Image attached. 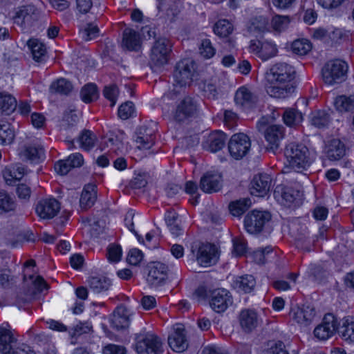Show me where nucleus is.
<instances>
[{
    "label": "nucleus",
    "instance_id": "1",
    "mask_svg": "<svg viewBox=\"0 0 354 354\" xmlns=\"http://www.w3.org/2000/svg\"><path fill=\"white\" fill-rule=\"evenodd\" d=\"M294 68L284 62L277 63L266 73V79L270 86L267 93L273 97L285 98L294 91L290 82L295 78Z\"/></svg>",
    "mask_w": 354,
    "mask_h": 354
},
{
    "label": "nucleus",
    "instance_id": "2",
    "mask_svg": "<svg viewBox=\"0 0 354 354\" xmlns=\"http://www.w3.org/2000/svg\"><path fill=\"white\" fill-rule=\"evenodd\" d=\"M284 155L289 166L298 172L307 169L313 162L309 149L301 143L292 142L287 144Z\"/></svg>",
    "mask_w": 354,
    "mask_h": 354
},
{
    "label": "nucleus",
    "instance_id": "3",
    "mask_svg": "<svg viewBox=\"0 0 354 354\" xmlns=\"http://www.w3.org/2000/svg\"><path fill=\"white\" fill-rule=\"evenodd\" d=\"M196 71V63L191 59H184L179 61L175 67L174 77L175 83L172 92L167 94V98H173V95L180 93L179 88L189 85Z\"/></svg>",
    "mask_w": 354,
    "mask_h": 354
},
{
    "label": "nucleus",
    "instance_id": "4",
    "mask_svg": "<svg viewBox=\"0 0 354 354\" xmlns=\"http://www.w3.org/2000/svg\"><path fill=\"white\" fill-rule=\"evenodd\" d=\"M134 346L138 354H162L163 352L160 338L151 332L136 334Z\"/></svg>",
    "mask_w": 354,
    "mask_h": 354
},
{
    "label": "nucleus",
    "instance_id": "5",
    "mask_svg": "<svg viewBox=\"0 0 354 354\" xmlns=\"http://www.w3.org/2000/svg\"><path fill=\"white\" fill-rule=\"evenodd\" d=\"M348 65L341 59L330 60L322 69V80L326 84L333 85L344 82L347 77Z\"/></svg>",
    "mask_w": 354,
    "mask_h": 354
},
{
    "label": "nucleus",
    "instance_id": "6",
    "mask_svg": "<svg viewBox=\"0 0 354 354\" xmlns=\"http://www.w3.org/2000/svg\"><path fill=\"white\" fill-rule=\"evenodd\" d=\"M42 18L41 12L33 5L18 8L13 17L15 24L28 31Z\"/></svg>",
    "mask_w": 354,
    "mask_h": 354
},
{
    "label": "nucleus",
    "instance_id": "7",
    "mask_svg": "<svg viewBox=\"0 0 354 354\" xmlns=\"http://www.w3.org/2000/svg\"><path fill=\"white\" fill-rule=\"evenodd\" d=\"M251 142L249 137L243 133L234 134L228 142V151L235 160H241L250 150Z\"/></svg>",
    "mask_w": 354,
    "mask_h": 354
},
{
    "label": "nucleus",
    "instance_id": "8",
    "mask_svg": "<svg viewBox=\"0 0 354 354\" xmlns=\"http://www.w3.org/2000/svg\"><path fill=\"white\" fill-rule=\"evenodd\" d=\"M270 220L271 214L268 212L253 210L245 217L244 225L250 234H254L261 232Z\"/></svg>",
    "mask_w": 354,
    "mask_h": 354
},
{
    "label": "nucleus",
    "instance_id": "9",
    "mask_svg": "<svg viewBox=\"0 0 354 354\" xmlns=\"http://www.w3.org/2000/svg\"><path fill=\"white\" fill-rule=\"evenodd\" d=\"M171 43L165 37L156 40L151 50V62L157 66H162L168 62L171 51Z\"/></svg>",
    "mask_w": 354,
    "mask_h": 354
},
{
    "label": "nucleus",
    "instance_id": "10",
    "mask_svg": "<svg viewBox=\"0 0 354 354\" xmlns=\"http://www.w3.org/2000/svg\"><path fill=\"white\" fill-rule=\"evenodd\" d=\"M209 298L210 307L218 313L224 312L232 304L230 292L224 288L209 291Z\"/></svg>",
    "mask_w": 354,
    "mask_h": 354
},
{
    "label": "nucleus",
    "instance_id": "11",
    "mask_svg": "<svg viewBox=\"0 0 354 354\" xmlns=\"http://www.w3.org/2000/svg\"><path fill=\"white\" fill-rule=\"evenodd\" d=\"M249 51L263 61L276 56L278 52L277 46L272 41L259 40L250 41Z\"/></svg>",
    "mask_w": 354,
    "mask_h": 354
},
{
    "label": "nucleus",
    "instance_id": "12",
    "mask_svg": "<svg viewBox=\"0 0 354 354\" xmlns=\"http://www.w3.org/2000/svg\"><path fill=\"white\" fill-rule=\"evenodd\" d=\"M338 325L337 319L333 314H326L322 322L315 328L314 335L320 340H326L335 334Z\"/></svg>",
    "mask_w": 354,
    "mask_h": 354
},
{
    "label": "nucleus",
    "instance_id": "13",
    "mask_svg": "<svg viewBox=\"0 0 354 354\" xmlns=\"http://www.w3.org/2000/svg\"><path fill=\"white\" fill-rule=\"evenodd\" d=\"M60 210V203L55 198L40 199L35 206V212L42 219L54 218Z\"/></svg>",
    "mask_w": 354,
    "mask_h": 354
},
{
    "label": "nucleus",
    "instance_id": "14",
    "mask_svg": "<svg viewBox=\"0 0 354 354\" xmlns=\"http://www.w3.org/2000/svg\"><path fill=\"white\" fill-rule=\"evenodd\" d=\"M197 110L196 102L189 96L185 97L177 104L174 113V118L176 121L183 122L193 117L196 113Z\"/></svg>",
    "mask_w": 354,
    "mask_h": 354
},
{
    "label": "nucleus",
    "instance_id": "15",
    "mask_svg": "<svg viewBox=\"0 0 354 354\" xmlns=\"http://www.w3.org/2000/svg\"><path fill=\"white\" fill-rule=\"evenodd\" d=\"M147 281L153 286H160L167 279L168 267L163 263L156 261L148 265Z\"/></svg>",
    "mask_w": 354,
    "mask_h": 354
},
{
    "label": "nucleus",
    "instance_id": "16",
    "mask_svg": "<svg viewBox=\"0 0 354 354\" xmlns=\"http://www.w3.org/2000/svg\"><path fill=\"white\" fill-rule=\"evenodd\" d=\"M28 278L32 281L33 288L28 290L26 293L20 292L17 295V302L18 305L29 302L37 293L48 289V285L42 277L38 275L35 277L33 274H30Z\"/></svg>",
    "mask_w": 354,
    "mask_h": 354
},
{
    "label": "nucleus",
    "instance_id": "17",
    "mask_svg": "<svg viewBox=\"0 0 354 354\" xmlns=\"http://www.w3.org/2000/svg\"><path fill=\"white\" fill-rule=\"evenodd\" d=\"M290 316L294 322L300 326H308L314 319L315 310L310 305L297 306L291 309Z\"/></svg>",
    "mask_w": 354,
    "mask_h": 354
},
{
    "label": "nucleus",
    "instance_id": "18",
    "mask_svg": "<svg viewBox=\"0 0 354 354\" xmlns=\"http://www.w3.org/2000/svg\"><path fill=\"white\" fill-rule=\"evenodd\" d=\"M168 344L171 348L176 352H183L188 347L185 329L182 324L174 326V331L168 337Z\"/></svg>",
    "mask_w": 354,
    "mask_h": 354
},
{
    "label": "nucleus",
    "instance_id": "19",
    "mask_svg": "<svg viewBox=\"0 0 354 354\" xmlns=\"http://www.w3.org/2000/svg\"><path fill=\"white\" fill-rule=\"evenodd\" d=\"M272 178L267 174H259L255 175L250 183L251 194L264 197L270 192L272 185Z\"/></svg>",
    "mask_w": 354,
    "mask_h": 354
},
{
    "label": "nucleus",
    "instance_id": "20",
    "mask_svg": "<svg viewBox=\"0 0 354 354\" xmlns=\"http://www.w3.org/2000/svg\"><path fill=\"white\" fill-rule=\"evenodd\" d=\"M284 136V128L281 125L272 124L268 126L264 132V137L268 143L267 149L275 153L280 145Z\"/></svg>",
    "mask_w": 354,
    "mask_h": 354
},
{
    "label": "nucleus",
    "instance_id": "21",
    "mask_svg": "<svg viewBox=\"0 0 354 354\" xmlns=\"http://www.w3.org/2000/svg\"><path fill=\"white\" fill-rule=\"evenodd\" d=\"M218 259L216 248L212 244H203L198 248L197 261L204 267L215 264Z\"/></svg>",
    "mask_w": 354,
    "mask_h": 354
},
{
    "label": "nucleus",
    "instance_id": "22",
    "mask_svg": "<svg viewBox=\"0 0 354 354\" xmlns=\"http://www.w3.org/2000/svg\"><path fill=\"white\" fill-rule=\"evenodd\" d=\"M222 186V176L220 174L207 172L200 181V188L205 193H212L220 190Z\"/></svg>",
    "mask_w": 354,
    "mask_h": 354
},
{
    "label": "nucleus",
    "instance_id": "23",
    "mask_svg": "<svg viewBox=\"0 0 354 354\" xmlns=\"http://www.w3.org/2000/svg\"><path fill=\"white\" fill-rule=\"evenodd\" d=\"M19 155L24 159L32 162H39L45 159L44 147L39 143L26 145L21 149Z\"/></svg>",
    "mask_w": 354,
    "mask_h": 354
},
{
    "label": "nucleus",
    "instance_id": "24",
    "mask_svg": "<svg viewBox=\"0 0 354 354\" xmlns=\"http://www.w3.org/2000/svg\"><path fill=\"white\" fill-rule=\"evenodd\" d=\"M111 326L117 330L125 329L130 324L129 313L124 306H119L110 319Z\"/></svg>",
    "mask_w": 354,
    "mask_h": 354
},
{
    "label": "nucleus",
    "instance_id": "25",
    "mask_svg": "<svg viewBox=\"0 0 354 354\" xmlns=\"http://www.w3.org/2000/svg\"><path fill=\"white\" fill-rule=\"evenodd\" d=\"M234 101L237 105L250 108L257 102L258 97L249 88L241 86L235 93Z\"/></svg>",
    "mask_w": 354,
    "mask_h": 354
},
{
    "label": "nucleus",
    "instance_id": "26",
    "mask_svg": "<svg viewBox=\"0 0 354 354\" xmlns=\"http://www.w3.org/2000/svg\"><path fill=\"white\" fill-rule=\"evenodd\" d=\"M324 153L328 160H339L346 155V147L339 140L333 139L326 145Z\"/></svg>",
    "mask_w": 354,
    "mask_h": 354
},
{
    "label": "nucleus",
    "instance_id": "27",
    "mask_svg": "<svg viewBox=\"0 0 354 354\" xmlns=\"http://www.w3.org/2000/svg\"><path fill=\"white\" fill-rule=\"evenodd\" d=\"M226 138V135L222 131H214L203 142V148L213 153L217 152L224 147Z\"/></svg>",
    "mask_w": 354,
    "mask_h": 354
},
{
    "label": "nucleus",
    "instance_id": "28",
    "mask_svg": "<svg viewBox=\"0 0 354 354\" xmlns=\"http://www.w3.org/2000/svg\"><path fill=\"white\" fill-rule=\"evenodd\" d=\"M97 200V187L92 184L85 185L80 198V206L82 210H87L93 206Z\"/></svg>",
    "mask_w": 354,
    "mask_h": 354
},
{
    "label": "nucleus",
    "instance_id": "29",
    "mask_svg": "<svg viewBox=\"0 0 354 354\" xmlns=\"http://www.w3.org/2000/svg\"><path fill=\"white\" fill-rule=\"evenodd\" d=\"M136 134V142L139 149H149L153 145L155 139L153 131L142 126L137 129Z\"/></svg>",
    "mask_w": 354,
    "mask_h": 354
},
{
    "label": "nucleus",
    "instance_id": "30",
    "mask_svg": "<svg viewBox=\"0 0 354 354\" xmlns=\"http://www.w3.org/2000/svg\"><path fill=\"white\" fill-rule=\"evenodd\" d=\"M240 324L245 332H250L254 329L259 324V318L257 313L252 310H243L240 314Z\"/></svg>",
    "mask_w": 354,
    "mask_h": 354
},
{
    "label": "nucleus",
    "instance_id": "31",
    "mask_svg": "<svg viewBox=\"0 0 354 354\" xmlns=\"http://www.w3.org/2000/svg\"><path fill=\"white\" fill-rule=\"evenodd\" d=\"M89 288L95 293L107 291L111 286V281L105 276H93L87 279Z\"/></svg>",
    "mask_w": 354,
    "mask_h": 354
},
{
    "label": "nucleus",
    "instance_id": "32",
    "mask_svg": "<svg viewBox=\"0 0 354 354\" xmlns=\"http://www.w3.org/2000/svg\"><path fill=\"white\" fill-rule=\"evenodd\" d=\"M140 46V34L131 28L123 32L122 46L129 50H137Z\"/></svg>",
    "mask_w": 354,
    "mask_h": 354
},
{
    "label": "nucleus",
    "instance_id": "33",
    "mask_svg": "<svg viewBox=\"0 0 354 354\" xmlns=\"http://www.w3.org/2000/svg\"><path fill=\"white\" fill-rule=\"evenodd\" d=\"M337 332L344 341L354 342V317L344 319L341 326L337 328Z\"/></svg>",
    "mask_w": 354,
    "mask_h": 354
},
{
    "label": "nucleus",
    "instance_id": "34",
    "mask_svg": "<svg viewBox=\"0 0 354 354\" xmlns=\"http://www.w3.org/2000/svg\"><path fill=\"white\" fill-rule=\"evenodd\" d=\"M28 46L31 50L33 59L37 62H43L46 57V48L44 44L37 39H30Z\"/></svg>",
    "mask_w": 354,
    "mask_h": 354
},
{
    "label": "nucleus",
    "instance_id": "35",
    "mask_svg": "<svg viewBox=\"0 0 354 354\" xmlns=\"http://www.w3.org/2000/svg\"><path fill=\"white\" fill-rule=\"evenodd\" d=\"M17 108V100L10 93L0 92V109L6 115L12 113Z\"/></svg>",
    "mask_w": 354,
    "mask_h": 354
},
{
    "label": "nucleus",
    "instance_id": "36",
    "mask_svg": "<svg viewBox=\"0 0 354 354\" xmlns=\"http://www.w3.org/2000/svg\"><path fill=\"white\" fill-rule=\"evenodd\" d=\"M251 204L250 198H244L232 202L229 205V209L234 216L239 217L250 208Z\"/></svg>",
    "mask_w": 354,
    "mask_h": 354
},
{
    "label": "nucleus",
    "instance_id": "37",
    "mask_svg": "<svg viewBox=\"0 0 354 354\" xmlns=\"http://www.w3.org/2000/svg\"><path fill=\"white\" fill-rule=\"evenodd\" d=\"M235 288L243 292H250L256 286V280L252 275L239 277L234 282Z\"/></svg>",
    "mask_w": 354,
    "mask_h": 354
},
{
    "label": "nucleus",
    "instance_id": "38",
    "mask_svg": "<svg viewBox=\"0 0 354 354\" xmlns=\"http://www.w3.org/2000/svg\"><path fill=\"white\" fill-rule=\"evenodd\" d=\"M334 105L339 112H347L354 109V95H339L335 101Z\"/></svg>",
    "mask_w": 354,
    "mask_h": 354
},
{
    "label": "nucleus",
    "instance_id": "39",
    "mask_svg": "<svg viewBox=\"0 0 354 354\" xmlns=\"http://www.w3.org/2000/svg\"><path fill=\"white\" fill-rule=\"evenodd\" d=\"M72 89L73 85L71 82L64 78L57 80L50 86L51 93L61 95H68L71 92Z\"/></svg>",
    "mask_w": 354,
    "mask_h": 354
},
{
    "label": "nucleus",
    "instance_id": "40",
    "mask_svg": "<svg viewBox=\"0 0 354 354\" xmlns=\"http://www.w3.org/2000/svg\"><path fill=\"white\" fill-rule=\"evenodd\" d=\"M80 97L85 103H90L97 100L98 91L96 85L91 83L84 85L80 91Z\"/></svg>",
    "mask_w": 354,
    "mask_h": 354
},
{
    "label": "nucleus",
    "instance_id": "41",
    "mask_svg": "<svg viewBox=\"0 0 354 354\" xmlns=\"http://www.w3.org/2000/svg\"><path fill=\"white\" fill-rule=\"evenodd\" d=\"M165 219L171 233L176 236H179L182 229L178 223V214L174 211H168L165 214Z\"/></svg>",
    "mask_w": 354,
    "mask_h": 354
},
{
    "label": "nucleus",
    "instance_id": "42",
    "mask_svg": "<svg viewBox=\"0 0 354 354\" xmlns=\"http://www.w3.org/2000/svg\"><path fill=\"white\" fill-rule=\"evenodd\" d=\"M329 114L325 111H316L312 113L310 118L311 124L318 128L326 127L330 122Z\"/></svg>",
    "mask_w": 354,
    "mask_h": 354
},
{
    "label": "nucleus",
    "instance_id": "43",
    "mask_svg": "<svg viewBox=\"0 0 354 354\" xmlns=\"http://www.w3.org/2000/svg\"><path fill=\"white\" fill-rule=\"evenodd\" d=\"M96 138L89 130L84 129L78 138L80 147L86 151H89L94 147Z\"/></svg>",
    "mask_w": 354,
    "mask_h": 354
},
{
    "label": "nucleus",
    "instance_id": "44",
    "mask_svg": "<svg viewBox=\"0 0 354 354\" xmlns=\"http://www.w3.org/2000/svg\"><path fill=\"white\" fill-rule=\"evenodd\" d=\"M269 21L263 16H258L251 20L248 27L251 32H263L268 30Z\"/></svg>",
    "mask_w": 354,
    "mask_h": 354
},
{
    "label": "nucleus",
    "instance_id": "45",
    "mask_svg": "<svg viewBox=\"0 0 354 354\" xmlns=\"http://www.w3.org/2000/svg\"><path fill=\"white\" fill-rule=\"evenodd\" d=\"M283 121L288 126L297 125L303 120L302 113L294 109H289L283 113Z\"/></svg>",
    "mask_w": 354,
    "mask_h": 354
},
{
    "label": "nucleus",
    "instance_id": "46",
    "mask_svg": "<svg viewBox=\"0 0 354 354\" xmlns=\"http://www.w3.org/2000/svg\"><path fill=\"white\" fill-rule=\"evenodd\" d=\"M232 30V25L226 19L218 20L214 26V33L221 37H227Z\"/></svg>",
    "mask_w": 354,
    "mask_h": 354
},
{
    "label": "nucleus",
    "instance_id": "47",
    "mask_svg": "<svg viewBox=\"0 0 354 354\" xmlns=\"http://www.w3.org/2000/svg\"><path fill=\"white\" fill-rule=\"evenodd\" d=\"M15 138L13 130L8 123L0 124V144H10Z\"/></svg>",
    "mask_w": 354,
    "mask_h": 354
},
{
    "label": "nucleus",
    "instance_id": "48",
    "mask_svg": "<svg viewBox=\"0 0 354 354\" xmlns=\"http://www.w3.org/2000/svg\"><path fill=\"white\" fill-rule=\"evenodd\" d=\"M15 203L9 194L0 191V214L8 212L15 209Z\"/></svg>",
    "mask_w": 354,
    "mask_h": 354
},
{
    "label": "nucleus",
    "instance_id": "49",
    "mask_svg": "<svg viewBox=\"0 0 354 354\" xmlns=\"http://www.w3.org/2000/svg\"><path fill=\"white\" fill-rule=\"evenodd\" d=\"M311 44L306 39H297L292 42V51L299 55H305L311 50Z\"/></svg>",
    "mask_w": 354,
    "mask_h": 354
},
{
    "label": "nucleus",
    "instance_id": "50",
    "mask_svg": "<svg viewBox=\"0 0 354 354\" xmlns=\"http://www.w3.org/2000/svg\"><path fill=\"white\" fill-rule=\"evenodd\" d=\"M99 28L93 22L87 23L83 30L80 31L82 37L85 41L91 40L97 37L99 35Z\"/></svg>",
    "mask_w": 354,
    "mask_h": 354
},
{
    "label": "nucleus",
    "instance_id": "51",
    "mask_svg": "<svg viewBox=\"0 0 354 354\" xmlns=\"http://www.w3.org/2000/svg\"><path fill=\"white\" fill-rule=\"evenodd\" d=\"M290 23V19L288 16L276 15L272 17L271 24L272 27L276 31L281 32L285 30Z\"/></svg>",
    "mask_w": 354,
    "mask_h": 354
},
{
    "label": "nucleus",
    "instance_id": "52",
    "mask_svg": "<svg viewBox=\"0 0 354 354\" xmlns=\"http://www.w3.org/2000/svg\"><path fill=\"white\" fill-rule=\"evenodd\" d=\"M135 108L132 102L128 101L122 104L118 109V116L122 120H127L131 117Z\"/></svg>",
    "mask_w": 354,
    "mask_h": 354
},
{
    "label": "nucleus",
    "instance_id": "53",
    "mask_svg": "<svg viewBox=\"0 0 354 354\" xmlns=\"http://www.w3.org/2000/svg\"><path fill=\"white\" fill-rule=\"evenodd\" d=\"M199 50L201 55L206 59L212 57L216 53L215 48L212 46L210 40L208 39L202 40Z\"/></svg>",
    "mask_w": 354,
    "mask_h": 354
},
{
    "label": "nucleus",
    "instance_id": "54",
    "mask_svg": "<svg viewBox=\"0 0 354 354\" xmlns=\"http://www.w3.org/2000/svg\"><path fill=\"white\" fill-rule=\"evenodd\" d=\"M118 94V88L113 84L105 86L103 91V95L111 102V106L115 104Z\"/></svg>",
    "mask_w": 354,
    "mask_h": 354
},
{
    "label": "nucleus",
    "instance_id": "55",
    "mask_svg": "<svg viewBox=\"0 0 354 354\" xmlns=\"http://www.w3.org/2000/svg\"><path fill=\"white\" fill-rule=\"evenodd\" d=\"M122 257L120 245L111 244L107 249V257L109 261L118 262Z\"/></svg>",
    "mask_w": 354,
    "mask_h": 354
},
{
    "label": "nucleus",
    "instance_id": "56",
    "mask_svg": "<svg viewBox=\"0 0 354 354\" xmlns=\"http://www.w3.org/2000/svg\"><path fill=\"white\" fill-rule=\"evenodd\" d=\"M143 258V254L141 250L133 248L131 249L127 256V261L128 263L133 266H138Z\"/></svg>",
    "mask_w": 354,
    "mask_h": 354
},
{
    "label": "nucleus",
    "instance_id": "57",
    "mask_svg": "<svg viewBox=\"0 0 354 354\" xmlns=\"http://www.w3.org/2000/svg\"><path fill=\"white\" fill-rule=\"evenodd\" d=\"M30 187L24 183L17 185L16 193L18 198L21 200L28 201L31 195Z\"/></svg>",
    "mask_w": 354,
    "mask_h": 354
},
{
    "label": "nucleus",
    "instance_id": "58",
    "mask_svg": "<svg viewBox=\"0 0 354 354\" xmlns=\"http://www.w3.org/2000/svg\"><path fill=\"white\" fill-rule=\"evenodd\" d=\"M263 354H289L286 351L284 344L278 341L273 344L269 348L264 351Z\"/></svg>",
    "mask_w": 354,
    "mask_h": 354
},
{
    "label": "nucleus",
    "instance_id": "59",
    "mask_svg": "<svg viewBox=\"0 0 354 354\" xmlns=\"http://www.w3.org/2000/svg\"><path fill=\"white\" fill-rule=\"evenodd\" d=\"M92 326L88 322H80L73 329L72 337L80 336L91 331Z\"/></svg>",
    "mask_w": 354,
    "mask_h": 354
},
{
    "label": "nucleus",
    "instance_id": "60",
    "mask_svg": "<svg viewBox=\"0 0 354 354\" xmlns=\"http://www.w3.org/2000/svg\"><path fill=\"white\" fill-rule=\"evenodd\" d=\"M72 168V166L70 162L67 161V159L59 160L55 164V171L62 176L67 174Z\"/></svg>",
    "mask_w": 354,
    "mask_h": 354
},
{
    "label": "nucleus",
    "instance_id": "61",
    "mask_svg": "<svg viewBox=\"0 0 354 354\" xmlns=\"http://www.w3.org/2000/svg\"><path fill=\"white\" fill-rule=\"evenodd\" d=\"M103 354H126V348L122 346L110 344L104 347Z\"/></svg>",
    "mask_w": 354,
    "mask_h": 354
},
{
    "label": "nucleus",
    "instance_id": "62",
    "mask_svg": "<svg viewBox=\"0 0 354 354\" xmlns=\"http://www.w3.org/2000/svg\"><path fill=\"white\" fill-rule=\"evenodd\" d=\"M233 252L237 256L243 255L246 250V244L241 239L234 238L233 239Z\"/></svg>",
    "mask_w": 354,
    "mask_h": 354
},
{
    "label": "nucleus",
    "instance_id": "63",
    "mask_svg": "<svg viewBox=\"0 0 354 354\" xmlns=\"http://www.w3.org/2000/svg\"><path fill=\"white\" fill-rule=\"evenodd\" d=\"M147 184V177L145 174H138L131 181V186L133 189H140Z\"/></svg>",
    "mask_w": 354,
    "mask_h": 354
},
{
    "label": "nucleus",
    "instance_id": "64",
    "mask_svg": "<svg viewBox=\"0 0 354 354\" xmlns=\"http://www.w3.org/2000/svg\"><path fill=\"white\" fill-rule=\"evenodd\" d=\"M67 161L70 162L73 168L80 167L84 163V158L81 153H75L68 157Z\"/></svg>",
    "mask_w": 354,
    "mask_h": 354
}]
</instances>
